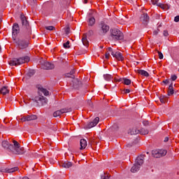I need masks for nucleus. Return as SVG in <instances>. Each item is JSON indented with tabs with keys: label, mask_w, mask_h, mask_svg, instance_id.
Wrapping results in <instances>:
<instances>
[{
	"label": "nucleus",
	"mask_w": 179,
	"mask_h": 179,
	"mask_svg": "<svg viewBox=\"0 0 179 179\" xmlns=\"http://www.w3.org/2000/svg\"><path fill=\"white\" fill-rule=\"evenodd\" d=\"M13 144L9 143L8 141H3L1 143L2 148L8 153V155H24V148L20 146V144L13 141Z\"/></svg>",
	"instance_id": "f257e3e1"
},
{
	"label": "nucleus",
	"mask_w": 179,
	"mask_h": 179,
	"mask_svg": "<svg viewBox=\"0 0 179 179\" xmlns=\"http://www.w3.org/2000/svg\"><path fill=\"white\" fill-rule=\"evenodd\" d=\"M145 160V155H140L136 157L135 164L131 169V173H136V171H139L141 169V166L143 164Z\"/></svg>",
	"instance_id": "f03ea898"
},
{
	"label": "nucleus",
	"mask_w": 179,
	"mask_h": 179,
	"mask_svg": "<svg viewBox=\"0 0 179 179\" xmlns=\"http://www.w3.org/2000/svg\"><path fill=\"white\" fill-rule=\"evenodd\" d=\"M30 61V57L29 56H25L20 58H14L9 61V65L10 66H16V65H22V64H26Z\"/></svg>",
	"instance_id": "7ed1b4c3"
},
{
	"label": "nucleus",
	"mask_w": 179,
	"mask_h": 179,
	"mask_svg": "<svg viewBox=\"0 0 179 179\" xmlns=\"http://www.w3.org/2000/svg\"><path fill=\"white\" fill-rule=\"evenodd\" d=\"M110 36L115 41H118L124 38V34L118 29H110Z\"/></svg>",
	"instance_id": "20e7f679"
},
{
	"label": "nucleus",
	"mask_w": 179,
	"mask_h": 179,
	"mask_svg": "<svg viewBox=\"0 0 179 179\" xmlns=\"http://www.w3.org/2000/svg\"><path fill=\"white\" fill-rule=\"evenodd\" d=\"M110 31V26L104 22H101L99 24V33L101 36H106Z\"/></svg>",
	"instance_id": "39448f33"
},
{
	"label": "nucleus",
	"mask_w": 179,
	"mask_h": 179,
	"mask_svg": "<svg viewBox=\"0 0 179 179\" xmlns=\"http://www.w3.org/2000/svg\"><path fill=\"white\" fill-rule=\"evenodd\" d=\"M14 41L20 50H24V48H27L29 47V42L22 39L14 38Z\"/></svg>",
	"instance_id": "423d86ee"
},
{
	"label": "nucleus",
	"mask_w": 179,
	"mask_h": 179,
	"mask_svg": "<svg viewBox=\"0 0 179 179\" xmlns=\"http://www.w3.org/2000/svg\"><path fill=\"white\" fill-rule=\"evenodd\" d=\"M108 51L111 52V55L113 57V58H115L117 61H124V56L120 52L113 51V48H108Z\"/></svg>",
	"instance_id": "0eeeda50"
},
{
	"label": "nucleus",
	"mask_w": 179,
	"mask_h": 179,
	"mask_svg": "<svg viewBox=\"0 0 179 179\" xmlns=\"http://www.w3.org/2000/svg\"><path fill=\"white\" fill-rule=\"evenodd\" d=\"M152 155L153 157H155L156 159H159L160 157H163L164 156H166V155H167V150H152Z\"/></svg>",
	"instance_id": "6e6552de"
},
{
	"label": "nucleus",
	"mask_w": 179,
	"mask_h": 179,
	"mask_svg": "<svg viewBox=\"0 0 179 179\" xmlns=\"http://www.w3.org/2000/svg\"><path fill=\"white\" fill-rule=\"evenodd\" d=\"M32 100L34 101H36V103H38V101H40L42 106H44V104H47V103H48V101L46 99V98L41 95L35 96V98L32 99Z\"/></svg>",
	"instance_id": "1a4fd4ad"
},
{
	"label": "nucleus",
	"mask_w": 179,
	"mask_h": 179,
	"mask_svg": "<svg viewBox=\"0 0 179 179\" xmlns=\"http://www.w3.org/2000/svg\"><path fill=\"white\" fill-rule=\"evenodd\" d=\"M71 111H72V109L71 108H63V109H61L59 110H57L55 112H54L53 113V117H59V115H62V114H64L65 113H71Z\"/></svg>",
	"instance_id": "9d476101"
},
{
	"label": "nucleus",
	"mask_w": 179,
	"mask_h": 179,
	"mask_svg": "<svg viewBox=\"0 0 179 179\" xmlns=\"http://www.w3.org/2000/svg\"><path fill=\"white\" fill-rule=\"evenodd\" d=\"M20 31V28L17 23H14L13 25V38H16L17 34Z\"/></svg>",
	"instance_id": "9b49d317"
},
{
	"label": "nucleus",
	"mask_w": 179,
	"mask_h": 179,
	"mask_svg": "<svg viewBox=\"0 0 179 179\" xmlns=\"http://www.w3.org/2000/svg\"><path fill=\"white\" fill-rule=\"evenodd\" d=\"M34 120H37V115H27L21 118L22 122H26V121H33Z\"/></svg>",
	"instance_id": "f8f14e48"
},
{
	"label": "nucleus",
	"mask_w": 179,
	"mask_h": 179,
	"mask_svg": "<svg viewBox=\"0 0 179 179\" xmlns=\"http://www.w3.org/2000/svg\"><path fill=\"white\" fill-rule=\"evenodd\" d=\"M99 121H100V118L99 117H95L92 122L87 124V128L90 129L93 128V127H96V125L99 124Z\"/></svg>",
	"instance_id": "ddd939ff"
},
{
	"label": "nucleus",
	"mask_w": 179,
	"mask_h": 179,
	"mask_svg": "<svg viewBox=\"0 0 179 179\" xmlns=\"http://www.w3.org/2000/svg\"><path fill=\"white\" fill-rule=\"evenodd\" d=\"M37 89L38 92L40 93V92H41V93H43L44 96H48V94H50V92H48L47 89L43 88L41 85H38Z\"/></svg>",
	"instance_id": "4468645a"
},
{
	"label": "nucleus",
	"mask_w": 179,
	"mask_h": 179,
	"mask_svg": "<svg viewBox=\"0 0 179 179\" xmlns=\"http://www.w3.org/2000/svg\"><path fill=\"white\" fill-rule=\"evenodd\" d=\"M54 64H52V63H50L48 62H45L43 64V69H46V70H50V69H54Z\"/></svg>",
	"instance_id": "2eb2a0df"
},
{
	"label": "nucleus",
	"mask_w": 179,
	"mask_h": 179,
	"mask_svg": "<svg viewBox=\"0 0 179 179\" xmlns=\"http://www.w3.org/2000/svg\"><path fill=\"white\" fill-rule=\"evenodd\" d=\"M60 167H63V169H69L72 167V162H64L59 164Z\"/></svg>",
	"instance_id": "dca6fc26"
},
{
	"label": "nucleus",
	"mask_w": 179,
	"mask_h": 179,
	"mask_svg": "<svg viewBox=\"0 0 179 179\" xmlns=\"http://www.w3.org/2000/svg\"><path fill=\"white\" fill-rule=\"evenodd\" d=\"M80 150H83V149H86V147L87 146V141L86 139L83 138L80 141Z\"/></svg>",
	"instance_id": "f3484780"
},
{
	"label": "nucleus",
	"mask_w": 179,
	"mask_h": 179,
	"mask_svg": "<svg viewBox=\"0 0 179 179\" xmlns=\"http://www.w3.org/2000/svg\"><path fill=\"white\" fill-rule=\"evenodd\" d=\"M20 19H21L22 26L29 25V22H27V20L26 19L25 16L23 14H21Z\"/></svg>",
	"instance_id": "a211bd4d"
},
{
	"label": "nucleus",
	"mask_w": 179,
	"mask_h": 179,
	"mask_svg": "<svg viewBox=\"0 0 179 179\" xmlns=\"http://www.w3.org/2000/svg\"><path fill=\"white\" fill-rule=\"evenodd\" d=\"M0 93L3 94V96H6V94H9V89H8V87L4 86L0 90Z\"/></svg>",
	"instance_id": "6ab92c4d"
},
{
	"label": "nucleus",
	"mask_w": 179,
	"mask_h": 179,
	"mask_svg": "<svg viewBox=\"0 0 179 179\" xmlns=\"http://www.w3.org/2000/svg\"><path fill=\"white\" fill-rule=\"evenodd\" d=\"M137 73H138V75H141V76H145L147 78L149 76V73L145 70H137Z\"/></svg>",
	"instance_id": "aec40b11"
},
{
	"label": "nucleus",
	"mask_w": 179,
	"mask_h": 179,
	"mask_svg": "<svg viewBox=\"0 0 179 179\" xmlns=\"http://www.w3.org/2000/svg\"><path fill=\"white\" fill-rule=\"evenodd\" d=\"M96 23V19L94 17H90L88 19V26H94Z\"/></svg>",
	"instance_id": "412c9836"
},
{
	"label": "nucleus",
	"mask_w": 179,
	"mask_h": 179,
	"mask_svg": "<svg viewBox=\"0 0 179 179\" xmlns=\"http://www.w3.org/2000/svg\"><path fill=\"white\" fill-rule=\"evenodd\" d=\"M82 41H83V45H85V47H87L89 45V41H87V38L85 34L82 38Z\"/></svg>",
	"instance_id": "4be33fe9"
},
{
	"label": "nucleus",
	"mask_w": 179,
	"mask_h": 179,
	"mask_svg": "<svg viewBox=\"0 0 179 179\" xmlns=\"http://www.w3.org/2000/svg\"><path fill=\"white\" fill-rule=\"evenodd\" d=\"M129 133L130 135H138V134H139V129L133 128L129 131Z\"/></svg>",
	"instance_id": "5701e85b"
},
{
	"label": "nucleus",
	"mask_w": 179,
	"mask_h": 179,
	"mask_svg": "<svg viewBox=\"0 0 179 179\" xmlns=\"http://www.w3.org/2000/svg\"><path fill=\"white\" fill-rule=\"evenodd\" d=\"M159 6H160V8L164 10H169L171 8V6L169 4H159Z\"/></svg>",
	"instance_id": "b1692460"
},
{
	"label": "nucleus",
	"mask_w": 179,
	"mask_h": 179,
	"mask_svg": "<svg viewBox=\"0 0 179 179\" xmlns=\"http://www.w3.org/2000/svg\"><path fill=\"white\" fill-rule=\"evenodd\" d=\"M171 94H174V90L173 89V83H171L168 90V96H171Z\"/></svg>",
	"instance_id": "393cba45"
},
{
	"label": "nucleus",
	"mask_w": 179,
	"mask_h": 179,
	"mask_svg": "<svg viewBox=\"0 0 179 179\" xmlns=\"http://www.w3.org/2000/svg\"><path fill=\"white\" fill-rule=\"evenodd\" d=\"M138 134H141V135H148V134H149V130L142 128L139 129Z\"/></svg>",
	"instance_id": "a878e982"
},
{
	"label": "nucleus",
	"mask_w": 179,
	"mask_h": 179,
	"mask_svg": "<svg viewBox=\"0 0 179 179\" xmlns=\"http://www.w3.org/2000/svg\"><path fill=\"white\" fill-rule=\"evenodd\" d=\"M141 19L143 20V22H149V16L147 13L143 14Z\"/></svg>",
	"instance_id": "bb28decb"
},
{
	"label": "nucleus",
	"mask_w": 179,
	"mask_h": 179,
	"mask_svg": "<svg viewBox=\"0 0 179 179\" xmlns=\"http://www.w3.org/2000/svg\"><path fill=\"white\" fill-rule=\"evenodd\" d=\"M103 78H104L105 80H107L108 82H110V80H111V79H113V76L110 74L103 75Z\"/></svg>",
	"instance_id": "cd10ccee"
},
{
	"label": "nucleus",
	"mask_w": 179,
	"mask_h": 179,
	"mask_svg": "<svg viewBox=\"0 0 179 179\" xmlns=\"http://www.w3.org/2000/svg\"><path fill=\"white\" fill-rule=\"evenodd\" d=\"M17 170H19L18 167L8 169V173H15V171H17Z\"/></svg>",
	"instance_id": "c85d7f7f"
},
{
	"label": "nucleus",
	"mask_w": 179,
	"mask_h": 179,
	"mask_svg": "<svg viewBox=\"0 0 179 179\" xmlns=\"http://www.w3.org/2000/svg\"><path fill=\"white\" fill-rule=\"evenodd\" d=\"M131 80L128 79V78H123V81L122 83H124L125 85H127V86L129 85V84L131 83Z\"/></svg>",
	"instance_id": "c756f323"
},
{
	"label": "nucleus",
	"mask_w": 179,
	"mask_h": 179,
	"mask_svg": "<svg viewBox=\"0 0 179 179\" xmlns=\"http://www.w3.org/2000/svg\"><path fill=\"white\" fill-rule=\"evenodd\" d=\"M70 43H71V42H69V41H67L66 43H64L63 44V47H64V48H71V46L69 45Z\"/></svg>",
	"instance_id": "7c9ffc66"
},
{
	"label": "nucleus",
	"mask_w": 179,
	"mask_h": 179,
	"mask_svg": "<svg viewBox=\"0 0 179 179\" xmlns=\"http://www.w3.org/2000/svg\"><path fill=\"white\" fill-rule=\"evenodd\" d=\"M101 179H108V178H110V175L103 173V175L101 176Z\"/></svg>",
	"instance_id": "2f4dec72"
},
{
	"label": "nucleus",
	"mask_w": 179,
	"mask_h": 179,
	"mask_svg": "<svg viewBox=\"0 0 179 179\" xmlns=\"http://www.w3.org/2000/svg\"><path fill=\"white\" fill-rule=\"evenodd\" d=\"M45 29L46 30H50L51 31L52 30H55V27H54V26H49V27H45Z\"/></svg>",
	"instance_id": "473e14b6"
},
{
	"label": "nucleus",
	"mask_w": 179,
	"mask_h": 179,
	"mask_svg": "<svg viewBox=\"0 0 179 179\" xmlns=\"http://www.w3.org/2000/svg\"><path fill=\"white\" fill-rule=\"evenodd\" d=\"M110 54H111V52H110L109 50H108V51L106 52V54H105V58H106V59H108V58H110Z\"/></svg>",
	"instance_id": "72a5a7b5"
},
{
	"label": "nucleus",
	"mask_w": 179,
	"mask_h": 179,
	"mask_svg": "<svg viewBox=\"0 0 179 179\" xmlns=\"http://www.w3.org/2000/svg\"><path fill=\"white\" fill-rule=\"evenodd\" d=\"M0 172L1 173H8V168H0Z\"/></svg>",
	"instance_id": "f704fd0d"
},
{
	"label": "nucleus",
	"mask_w": 179,
	"mask_h": 179,
	"mask_svg": "<svg viewBox=\"0 0 179 179\" xmlns=\"http://www.w3.org/2000/svg\"><path fill=\"white\" fill-rule=\"evenodd\" d=\"M150 2H151V3L152 5H157V6H159V4H157V2H159V0H151Z\"/></svg>",
	"instance_id": "c9c22d12"
},
{
	"label": "nucleus",
	"mask_w": 179,
	"mask_h": 179,
	"mask_svg": "<svg viewBox=\"0 0 179 179\" xmlns=\"http://www.w3.org/2000/svg\"><path fill=\"white\" fill-rule=\"evenodd\" d=\"M73 73H75V70H72V71H71L70 73L67 74L66 75L67 78H71V76H72Z\"/></svg>",
	"instance_id": "e433bc0d"
},
{
	"label": "nucleus",
	"mask_w": 179,
	"mask_h": 179,
	"mask_svg": "<svg viewBox=\"0 0 179 179\" xmlns=\"http://www.w3.org/2000/svg\"><path fill=\"white\" fill-rule=\"evenodd\" d=\"M31 5H36V0H27Z\"/></svg>",
	"instance_id": "4c0bfd02"
},
{
	"label": "nucleus",
	"mask_w": 179,
	"mask_h": 179,
	"mask_svg": "<svg viewBox=\"0 0 179 179\" xmlns=\"http://www.w3.org/2000/svg\"><path fill=\"white\" fill-rule=\"evenodd\" d=\"M28 75H29V76H33V75H34V70H30L28 72Z\"/></svg>",
	"instance_id": "58836bf2"
},
{
	"label": "nucleus",
	"mask_w": 179,
	"mask_h": 179,
	"mask_svg": "<svg viewBox=\"0 0 179 179\" xmlns=\"http://www.w3.org/2000/svg\"><path fill=\"white\" fill-rule=\"evenodd\" d=\"M159 99H160L161 103H166V97L161 96Z\"/></svg>",
	"instance_id": "ea45409f"
},
{
	"label": "nucleus",
	"mask_w": 179,
	"mask_h": 179,
	"mask_svg": "<svg viewBox=\"0 0 179 179\" xmlns=\"http://www.w3.org/2000/svg\"><path fill=\"white\" fill-rule=\"evenodd\" d=\"M158 55L159 59H163V53H162L161 52H158Z\"/></svg>",
	"instance_id": "a19ab883"
},
{
	"label": "nucleus",
	"mask_w": 179,
	"mask_h": 179,
	"mask_svg": "<svg viewBox=\"0 0 179 179\" xmlns=\"http://www.w3.org/2000/svg\"><path fill=\"white\" fill-rule=\"evenodd\" d=\"M171 80H177V76H176V75L171 76Z\"/></svg>",
	"instance_id": "79ce46f5"
},
{
	"label": "nucleus",
	"mask_w": 179,
	"mask_h": 179,
	"mask_svg": "<svg viewBox=\"0 0 179 179\" xmlns=\"http://www.w3.org/2000/svg\"><path fill=\"white\" fill-rule=\"evenodd\" d=\"M174 22H179V15H177L174 18Z\"/></svg>",
	"instance_id": "37998d69"
},
{
	"label": "nucleus",
	"mask_w": 179,
	"mask_h": 179,
	"mask_svg": "<svg viewBox=\"0 0 179 179\" xmlns=\"http://www.w3.org/2000/svg\"><path fill=\"white\" fill-rule=\"evenodd\" d=\"M163 83H164L165 85H169V83H170V80H163Z\"/></svg>",
	"instance_id": "c03bdc74"
},
{
	"label": "nucleus",
	"mask_w": 179,
	"mask_h": 179,
	"mask_svg": "<svg viewBox=\"0 0 179 179\" xmlns=\"http://www.w3.org/2000/svg\"><path fill=\"white\" fill-rule=\"evenodd\" d=\"M143 124L145 125V127H146L147 125H149V121H143Z\"/></svg>",
	"instance_id": "a18cd8bd"
},
{
	"label": "nucleus",
	"mask_w": 179,
	"mask_h": 179,
	"mask_svg": "<svg viewBox=\"0 0 179 179\" xmlns=\"http://www.w3.org/2000/svg\"><path fill=\"white\" fill-rule=\"evenodd\" d=\"M124 93L127 94H128V93H131V90H129V89H126V90H124Z\"/></svg>",
	"instance_id": "49530a36"
},
{
	"label": "nucleus",
	"mask_w": 179,
	"mask_h": 179,
	"mask_svg": "<svg viewBox=\"0 0 179 179\" xmlns=\"http://www.w3.org/2000/svg\"><path fill=\"white\" fill-rule=\"evenodd\" d=\"M157 34H159V31L158 30H155L153 31V35L154 36H157Z\"/></svg>",
	"instance_id": "de8ad7c7"
},
{
	"label": "nucleus",
	"mask_w": 179,
	"mask_h": 179,
	"mask_svg": "<svg viewBox=\"0 0 179 179\" xmlns=\"http://www.w3.org/2000/svg\"><path fill=\"white\" fill-rule=\"evenodd\" d=\"M164 36H165L166 37H167V36H169V32H167V31H164Z\"/></svg>",
	"instance_id": "09e8293b"
},
{
	"label": "nucleus",
	"mask_w": 179,
	"mask_h": 179,
	"mask_svg": "<svg viewBox=\"0 0 179 179\" xmlns=\"http://www.w3.org/2000/svg\"><path fill=\"white\" fill-rule=\"evenodd\" d=\"M73 82L75 83H79V80H78V79H74L73 80Z\"/></svg>",
	"instance_id": "8fccbe9b"
},
{
	"label": "nucleus",
	"mask_w": 179,
	"mask_h": 179,
	"mask_svg": "<svg viewBox=\"0 0 179 179\" xmlns=\"http://www.w3.org/2000/svg\"><path fill=\"white\" fill-rule=\"evenodd\" d=\"M164 142H169V137H166L164 138Z\"/></svg>",
	"instance_id": "3c124183"
},
{
	"label": "nucleus",
	"mask_w": 179,
	"mask_h": 179,
	"mask_svg": "<svg viewBox=\"0 0 179 179\" xmlns=\"http://www.w3.org/2000/svg\"><path fill=\"white\" fill-rule=\"evenodd\" d=\"M122 80L124 81V78H118V82H122Z\"/></svg>",
	"instance_id": "603ef678"
},
{
	"label": "nucleus",
	"mask_w": 179,
	"mask_h": 179,
	"mask_svg": "<svg viewBox=\"0 0 179 179\" xmlns=\"http://www.w3.org/2000/svg\"><path fill=\"white\" fill-rule=\"evenodd\" d=\"M22 179H29L27 176L23 177Z\"/></svg>",
	"instance_id": "864d4df0"
},
{
	"label": "nucleus",
	"mask_w": 179,
	"mask_h": 179,
	"mask_svg": "<svg viewBox=\"0 0 179 179\" xmlns=\"http://www.w3.org/2000/svg\"><path fill=\"white\" fill-rule=\"evenodd\" d=\"M115 82H118V78H115Z\"/></svg>",
	"instance_id": "5fc2aeb1"
},
{
	"label": "nucleus",
	"mask_w": 179,
	"mask_h": 179,
	"mask_svg": "<svg viewBox=\"0 0 179 179\" xmlns=\"http://www.w3.org/2000/svg\"><path fill=\"white\" fill-rule=\"evenodd\" d=\"M85 3H87V0H85Z\"/></svg>",
	"instance_id": "6e6d98bb"
},
{
	"label": "nucleus",
	"mask_w": 179,
	"mask_h": 179,
	"mask_svg": "<svg viewBox=\"0 0 179 179\" xmlns=\"http://www.w3.org/2000/svg\"><path fill=\"white\" fill-rule=\"evenodd\" d=\"M0 51H1V46H0Z\"/></svg>",
	"instance_id": "4d7b16f0"
},
{
	"label": "nucleus",
	"mask_w": 179,
	"mask_h": 179,
	"mask_svg": "<svg viewBox=\"0 0 179 179\" xmlns=\"http://www.w3.org/2000/svg\"><path fill=\"white\" fill-rule=\"evenodd\" d=\"M178 72H179V69H178Z\"/></svg>",
	"instance_id": "13d9d810"
}]
</instances>
